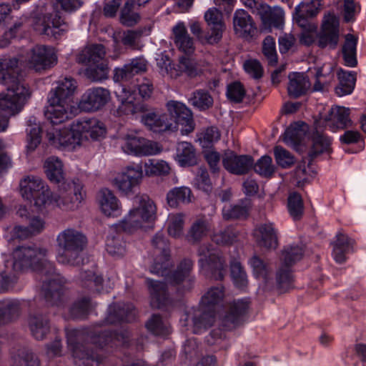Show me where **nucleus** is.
I'll return each mask as SVG.
<instances>
[{"label": "nucleus", "instance_id": "13", "mask_svg": "<svg viewBox=\"0 0 366 366\" xmlns=\"http://www.w3.org/2000/svg\"><path fill=\"white\" fill-rule=\"evenodd\" d=\"M142 177V167L140 164L136 167L128 166L113 179V185L122 195L129 196L139 189Z\"/></svg>", "mask_w": 366, "mask_h": 366}, {"label": "nucleus", "instance_id": "63", "mask_svg": "<svg viewBox=\"0 0 366 366\" xmlns=\"http://www.w3.org/2000/svg\"><path fill=\"white\" fill-rule=\"evenodd\" d=\"M126 244L123 239L119 236L107 237L106 249L112 256L122 257L125 253Z\"/></svg>", "mask_w": 366, "mask_h": 366}, {"label": "nucleus", "instance_id": "8", "mask_svg": "<svg viewBox=\"0 0 366 366\" xmlns=\"http://www.w3.org/2000/svg\"><path fill=\"white\" fill-rule=\"evenodd\" d=\"M199 264L202 269L209 278L214 280H223L227 270L225 258L219 252H211L207 245L199 249Z\"/></svg>", "mask_w": 366, "mask_h": 366}, {"label": "nucleus", "instance_id": "1", "mask_svg": "<svg viewBox=\"0 0 366 366\" xmlns=\"http://www.w3.org/2000/svg\"><path fill=\"white\" fill-rule=\"evenodd\" d=\"M18 63L16 58L0 59V84L7 90L0 94V132L6 129L9 117L22 109L31 95L27 85L19 79Z\"/></svg>", "mask_w": 366, "mask_h": 366}, {"label": "nucleus", "instance_id": "28", "mask_svg": "<svg viewBox=\"0 0 366 366\" xmlns=\"http://www.w3.org/2000/svg\"><path fill=\"white\" fill-rule=\"evenodd\" d=\"M211 222L204 214L196 217L185 236L190 244L199 243L211 230Z\"/></svg>", "mask_w": 366, "mask_h": 366}, {"label": "nucleus", "instance_id": "33", "mask_svg": "<svg viewBox=\"0 0 366 366\" xmlns=\"http://www.w3.org/2000/svg\"><path fill=\"white\" fill-rule=\"evenodd\" d=\"M127 336L124 332H117L116 330H104L98 332H93L90 335L91 342L99 348H104L106 346L117 345V343H123Z\"/></svg>", "mask_w": 366, "mask_h": 366}, {"label": "nucleus", "instance_id": "16", "mask_svg": "<svg viewBox=\"0 0 366 366\" xmlns=\"http://www.w3.org/2000/svg\"><path fill=\"white\" fill-rule=\"evenodd\" d=\"M65 280L55 277L44 281L42 285L46 302L51 306L63 307L66 301Z\"/></svg>", "mask_w": 366, "mask_h": 366}, {"label": "nucleus", "instance_id": "25", "mask_svg": "<svg viewBox=\"0 0 366 366\" xmlns=\"http://www.w3.org/2000/svg\"><path fill=\"white\" fill-rule=\"evenodd\" d=\"M288 79L287 94L291 99L302 97L311 90L310 79L305 73H290Z\"/></svg>", "mask_w": 366, "mask_h": 366}, {"label": "nucleus", "instance_id": "37", "mask_svg": "<svg viewBox=\"0 0 366 366\" xmlns=\"http://www.w3.org/2000/svg\"><path fill=\"white\" fill-rule=\"evenodd\" d=\"M67 341L74 360H82L83 364L89 361L96 362L97 364L102 362V357L95 353L87 345L73 340L71 337H68Z\"/></svg>", "mask_w": 366, "mask_h": 366}, {"label": "nucleus", "instance_id": "50", "mask_svg": "<svg viewBox=\"0 0 366 366\" xmlns=\"http://www.w3.org/2000/svg\"><path fill=\"white\" fill-rule=\"evenodd\" d=\"M276 280L280 292H285L293 288L294 277L291 267L281 264L277 272Z\"/></svg>", "mask_w": 366, "mask_h": 366}, {"label": "nucleus", "instance_id": "55", "mask_svg": "<svg viewBox=\"0 0 366 366\" xmlns=\"http://www.w3.org/2000/svg\"><path fill=\"white\" fill-rule=\"evenodd\" d=\"M189 102L200 110H206L213 105V98L209 92L199 89L194 92Z\"/></svg>", "mask_w": 366, "mask_h": 366}, {"label": "nucleus", "instance_id": "3", "mask_svg": "<svg viewBox=\"0 0 366 366\" xmlns=\"http://www.w3.org/2000/svg\"><path fill=\"white\" fill-rule=\"evenodd\" d=\"M193 262L189 259H182L176 269L171 259L170 251L164 249L162 251V313L170 312L174 308V302L169 297V288L182 283L188 277L193 268Z\"/></svg>", "mask_w": 366, "mask_h": 366}, {"label": "nucleus", "instance_id": "15", "mask_svg": "<svg viewBox=\"0 0 366 366\" xmlns=\"http://www.w3.org/2000/svg\"><path fill=\"white\" fill-rule=\"evenodd\" d=\"M110 99V92L102 87L87 89L81 96L79 108L84 112H97L104 107Z\"/></svg>", "mask_w": 366, "mask_h": 366}, {"label": "nucleus", "instance_id": "9", "mask_svg": "<svg viewBox=\"0 0 366 366\" xmlns=\"http://www.w3.org/2000/svg\"><path fill=\"white\" fill-rule=\"evenodd\" d=\"M223 297V288L214 287L202 297L200 307L202 313L199 317H196L194 320L196 329H207L213 325L215 320L214 306L222 300Z\"/></svg>", "mask_w": 366, "mask_h": 366}, {"label": "nucleus", "instance_id": "27", "mask_svg": "<svg viewBox=\"0 0 366 366\" xmlns=\"http://www.w3.org/2000/svg\"><path fill=\"white\" fill-rule=\"evenodd\" d=\"M46 311L36 312L29 317V327L31 335L37 340H44L50 332V320Z\"/></svg>", "mask_w": 366, "mask_h": 366}, {"label": "nucleus", "instance_id": "47", "mask_svg": "<svg viewBox=\"0 0 366 366\" xmlns=\"http://www.w3.org/2000/svg\"><path fill=\"white\" fill-rule=\"evenodd\" d=\"M192 191L189 187H176L170 190L167 195V204L170 207L177 208L180 204L191 202Z\"/></svg>", "mask_w": 366, "mask_h": 366}, {"label": "nucleus", "instance_id": "4", "mask_svg": "<svg viewBox=\"0 0 366 366\" xmlns=\"http://www.w3.org/2000/svg\"><path fill=\"white\" fill-rule=\"evenodd\" d=\"M57 246L61 252L57 255V261L63 264L79 266L83 262L82 252L87 245V238L81 232L67 228L56 237Z\"/></svg>", "mask_w": 366, "mask_h": 366}, {"label": "nucleus", "instance_id": "2", "mask_svg": "<svg viewBox=\"0 0 366 366\" xmlns=\"http://www.w3.org/2000/svg\"><path fill=\"white\" fill-rule=\"evenodd\" d=\"M135 200L138 206L131 209L121 222L112 226L117 233L132 234L138 229L144 232L154 229L157 219L154 202L144 194L136 195Z\"/></svg>", "mask_w": 366, "mask_h": 366}, {"label": "nucleus", "instance_id": "26", "mask_svg": "<svg viewBox=\"0 0 366 366\" xmlns=\"http://www.w3.org/2000/svg\"><path fill=\"white\" fill-rule=\"evenodd\" d=\"M322 121L315 122V131L312 135V146L308 152L310 162L313 161L317 157L328 150L330 145V139L322 131Z\"/></svg>", "mask_w": 366, "mask_h": 366}, {"label": "nucleus", "instance_id": "12", "mask_svg": "<svg viewBox=\"0 0 366 366\" xmlns=\"http://www.w3.org/2000/svg\"><path fill=\"white\" fill-rule=\"evenodd\" d=\"M22 196L28 200H34V205L39 208L51 204V194L47 185L37 177H28L21 183Z\"/></svg>", "mask_w": 366, "mask_h": 366}, {"label": "nucleus", "instance_id": "54", "mask_svg": "<svg viewBox=\"0 0 366 366\" xmlns=\"http://www.w3.org/2000/svg\"><path fill=\"white\" fill-rule=\"evenodd\" d=\"M249 216V209L246 206L229 205L222 209V217L224 220H242L246 219Z\"/></svg>", "mask_w": 366, "mask_h": 366}, {"label": "nucleus", "instance_id": "19", "mask_svg": "<svg viewBox=\"0 0 366 366\" xmlns=\"http://www.w3.org/2000/svg\"><path fill=\"white\" fill-rule=\"evenodd\" d=\"M339 41V24L333 14L325 16L318 35L317 46L322 49H335Z\"/></svg>", "mask_w": 366, "mask_h": 366}, {"label": "nucleus", "instance_id": "56", "mask_svg": "<svg viewBox=\"0 0 366 366\" xmlns=\"http://www.w3.org/2000/svg\"><path fill=\"white\" fill-rule=\"evenodd\" d=\"M134 5L135 0H127L125 2L120 15L121 22L124 25L132 26L139 21V14L133 11Z\"/></svg>", "mask_w": 366, "mask_h": 366}, {"label": "nucleus", "instance_id": "10", "mask_svg": "<svg viewBox=\"0 0 366 366\" xmlns=\"http://www.w3.org/2000/svg\"><path fill=\"white\" fill-rule=\"evenodd\" d=\"M58 61L55 49L51 46L36 44L29 53L28 66L36 72H42L54 67Z\"/></svg>", "mask_w": 366, "mask_h": 366}, {"label": "nucleus", "instance_id": "42", "mask_svg": "<svg viewBox=\"0 0 366 366\" xmlns=\"http://www.w3.org/2000/svg\"><path fill=\"white\" fill-rule=\"evenodd\" d=\"M176 155L177 159L182 167H191L197 164L196 149L189 142H179Z\"/></svg>", "mask_w": 366, "mask_h": 366}, {"label": "nucleus", "instance_id": "57", "mask_svg": "<svg viewBox=\"0 0 366 366\" xmlns=\"http://www.w3.org/2000/svg\"><path fill=\"white\" fill-rule=\"evenodd\" d=\"M262 52L270 66H276L278 62V56L276 51L275 40L272 36H267L262 46Z\"/></svg>", "mask_w": 366, "mask_h": 366}, {"label": "nucleus", "instance_id": "58", "mask_svg": "<svg viewBox=\"0 0 366 366\" xmlns=\"http://www.w3.org/2000/svg\"><path fill=\"white\" fill-rule=\"evenodd\" d=\"M287 207L290 215L295 220L302 218L304 213V204L300 194L293 192L289 195Z\"/></svg>", "mask_w": 366, "mask_h": 366}, {"label": "nucleus", "instance_id": "46", "mask_svg": "<svg viewBox=\"0 0 366 366\" xmlns=\"http://www.w3.org/2000/svg\"><path fill=\"white\" fill-rule=\"evenodd\" d=\"M337 77L339 85L335 88L336 94L340 97L351 94L355 86L356 74L340 69L337 72Z\"/></svg>", "mask_w": 366, "mask_h": 366}, {"label": "nucleus", "instance_id": "41", "mask_svg": "<svg viewBox=\"0 0 366 366\" xmlns=\"http://www.w3.org/2000/svg\"><path fill=\"white\" fill-rule=\"evenodd\" d=\"M75 131L74 122L71 126V128H63L59 130L56 136L54 134H48L49 139L52 140L54 144H58L61 147H74L76 144H80L81 141Z\"/></svg>", "mask_w": 366, "mask_h": 366}, {"label": "nucleus", "instance_id": "35", "mask_svg": "<svg viewBox=\"0 0 366 366\" xmlns=\"http://www.w3.org/2000/svg\"><path fill=\"white\" fill-rule=\"evenodd\" d=\"M174 41L178 49L187 55L195 51L193 38L189 36L183 22L178 23L173 28Z\"/></svg>", "mask_w": 366, "mask_h": 366}, {"label": "nucleus", "instance_id": "39", "mask_svg": "<svg viewBox=\"0 0 366 366\" xmlns=\"http://www.w3.org/2000/svg\"><path fill=\"white\" fill-rule=\"evenodd\" d=\"M355 241L347 235L339 232L336 236V241L333 243V257L335 260L342 264L347 259L346 254L353 252Z\"/></svg>", "mask_w": 366, "mask_h": 366}, {"label": "nucleus", "instance_id": "18", "mask_svg": "<svg viewBox=\"0 0 366 366\" xmlns=\"http://www.w3.org/2000/svg\"><path fill=\"white\" fill-rule=\"evenodd\" d=\"M147 69L148 61L143 56L136 57L124 64L123 66L115 68L113 80L114 82H127L135 76L144 74Z\"/></svg>", "mask_w": 366, "mask_h": 366}, {"label": "nucleus", "instance_id": "17", "mask_svg": "<svg viewBox=\"0 0 366 366\" xmlns=\"http://www.w3.org/2000/svg\"><path fill=\"white\" fill-rule=\"evenodd\" d=\"M74 128L81 141L98 140L106 134V128L102 122L96 118H82L76 120Z\"/></svg>", "mask_w": 366, "mask_h": 366}, {"label": "nucleus", "instance_id": "31", "mask_svg": "<svg viewBox=\"0 0 366 366\" xmlns=\"http://www.w3.org/2000/svg\"><path fill=\"white\" fill-rule=\"evenodd\" d=\"M99 202L102 212L107 217H117L121 213V204L114 192L108 188L99 192Z\"/></svg>", "mask_w": 366, "mask_h": 366}, {"label": "nucleus", "instance_id": "14", "mask_svg": "<svg viewBox=\"0 0 366 366\" xmlns=\"http://www.w3.org/2000/svg\"><path fill=\"white\" fill-rule=\"evenodd\" d=\"M138 311L132 303L114 302L109 305L104 322L108 325L132 323L137 320Z\"/></svg>", "mask_w": 366, "mask_h": 366}, {"label": "nucleus", "instance_id": "48", "mask_svg": "<svg viewBox=\"0 0 366 366\" xmlns=\"http://www.w3.org/2000/svg\"><path fill=\"white\" fill-rule=\"evenodd\" d=\"M230 275L234 285L239 289L247 287L248 280L246 271L241 262L236 258H232L229 262Z\"/></svg>", "mask_w": 366, "mask_h": 366}, {"label": "nucleus", "instance_id": "7", "mask_svg": "<svg viewBox=\"0 0 366 366\" xmlns=\"http://www.w3.org/2000/svg\"><path fill=\"white\" fill-rule=\"evenodd\" d=\"M31 26L37 34L55 40L64 36L69 29L68 24L62 18L59 11L34 17Z\"/></svg>", "mask_w": 366, "mask_h": 366}, {"label": "nucleus", "instance_id": "40", "mask_svg": "<svg viewBox=\"0 0 366 366\" xmlns=\"http://www.w3.org/2000/svg\"><path fill=\"white\" fill-rule=\"evenodd\" d=\"M320 0H312L310 3H302L295 8V20L302 28L307 26V19L315 16L320 11Z\"/></svg>", "mask_w": 366, "mask_h": 366}, {"label": "nucleus", "instance_id": "49", "mask_svg": "<svg viewBox=\"0 0 366 366\" xmlns=\"http://www.w3.org/2000/svg\"><path fill=\"white\" fill-rule=\"evenodd\" d=\"M185 224V214L183 213L170 214L166 222L168 234L174 238H179L183 234Z\"/></svg>", "mask_w": 366, "mask_h": 366}, {"label": "nucleus", "instance_id": "52", "mask_svg": "<svg viewBox=\"0 0 366 366\" xmlns=\"http://www.w3.org/2000/svg\"><path fill=\"white\" fill-rule=\"evenodd\" d=\"M90 307V297H83L72 304L69 308V315L72 319H85L89 313Z\"/></svg>", "mask_w": 366, "mask_h": 366}, {"label": "nucleus", "instance_id": "32", "mask_svg": "<svg viewBox=\"0 0 366 366\" xmlns=\"http://www.w3.org/2000/svg\"><path fill=\"white\" fill-rule=\"evenodd\" d=\"M48 103L44 116L52 125L60 124L71 118V113L69 112L71 108V104L61 102Z\"/></svg>", "mask_w": 366, "mask_h": 366}, {"label": "nucleus", "instance_id": "44", "mask_svg": "<svg viewBox=\"0 0 366 366\" xmlns=\"http://www.w3.org/2000/svg\"><path fill=\"white\" fill-rule=\"evenodd\" d=\"M147 104L143 102L137 101L130 95L121 100V104L117 109L118 116L134 115L137 113H144L148 111Z\"/></svg>", "mask_w": 366, "mask_h": 366}, {"label": "nucleus", "instance_id": "45", "mask_svg": "<svg viewBox=\"0 0 366 366\" xmlns=\"http://www.w3.org/2000/svg\"><path fill=\"white\" fill-rule=\"evenodd\" d=\"M261 18L265 26L282 29L284 25L285 13L280 7H270L267 6L263 8Z\"/></svg>", "mask_w": 366, "mask_h": 366}, {"label": "nucleus", "instance_id": "61", "mask_svg": "<svg viewBox=\"0 0 366 366\" xmlns=\"http://www.w3.org/2000/svg\"><path fill=\"white\" fill-rule=\"evenodd\" d=\"M274 156L277 164L283 169L292 167L295 163V157L281 146L274 148Z\"/></svg>", "mask_w": 366, "mask_h": 366}, {"label": "nucleus", "instance_id": "53", "mask_svg": "<svg viewBox=\"0 0 366 366\" xmlns=\"http://www.w3.org/2000/svg\"><path fill=\"white\" fill-rule=\"evenodd\" d=\"M28 127L26 131L27 133L26 149L28 152H34L41 142V128L37 124H31V119L29 120Z\"/></svg>", "mask_w": 366, "mask_h": 366}, {"label": "nucleus", "instance_id": "59", "mask_svg": "<svg viewBox=\"0 0 366 366\" xmlns=\"http://www.w3.org/2000/svg\"><path fill=\"white\" fill-rule=\"evenodd\" d=\"M256 173L265 178H270L275 172V166L272 164V159L268 155L262 157L253 164Z\"/></svg>", "mask_w": 366, "mask_h": 366}, {"label": "nucleus", "instance_id": "34", "mask_svg": "<svg viewBox=\"0 0 366 366\" xmlns=\"http://www.w3.org/2000/svg\"><path fill=\"white\" fill-rule=\"evenodd\" d=\"M73 197L69 198L66 195H62L56 199L59 207H63L65 209H74L85 199L86 191L84 189V185L79 179L75 178L72 180Z\"/></svg>", "mask_w": 366, "mask_h": 366}, {"label": "nucleus", "instance_id": "51", "mask_svg": "<svg viewBox=\"0 0 366 366\" xmlns=\"http://www.w3.org/2000/svg\"><path fill=\"white\" fill-rule=\"evenodd\" d=\"M107 59L98 62L97 64L87 65L85 74L92 81H98L107 79L109 76V67Z\"/></svg>", "mask_w": 366, "mask_h": 366}, {"label": "nucleus", "instance_id": "5", "mask_svg": "<svg viewBox=\"0 0 366 366\" xmlns=\"http://www.w3.org/2000/svg\"><path fill=\"white\" fill-rule=\"evenodd\" d=\"M47 249L38 247L34 244L18 246L13 251V269L16 272L32 269L43 272L46 267L54 269L51 263L47 262Z\"/></svg>", "mask_w": 366, "mask_h": 366}, {"label": "nucleus", "instance_id": "23", "mask_svg": "<svg viewBox=\"0 0 366 366\" xmlns=\"http://www.w3.org/2000/svg\"><path fill=\"white\" fill-rule=\"evenodd\" d=\"M252 236L260 247L275 249L278 247L277 232L272 223L257 225L252 232Z\"/></svg>", "mask_w": 366, "mask_h": 366}, {"label": "nucleus", "instance_id": "43", "mask_svg": "<svg viewBox=\"0 0 366 366\" xmlns=\"http://www.w3.org/2000/svg\"><path fill=\"white\" fill-rule=\"evenodd\" d=\"M21 307L16 300H3L0 301V325L11 322L20 315Z\"/></svg>", "mask_w": 366, "mask_h": 366}, {"label": "nucleus", "instance_id": "36", "mask_svg": "<svg viewBox=\"0 0 366 366\" xmlns=\"http://www.w3.org/2000/svg\"><path fill=\"white\" fill-rule=\"evenodd\" d=\"M44 170L51 183L59 184L64 183L65 172L62 161L54 156L48 157L44 162Z\"/></svg>", "mask_w": 366, "mask_h": 366}, {"label": "nucleus", "instance_id": "6", "mask_svg": "<svg viewBox=\"0 0 366 366\" xmlns=\"http://www.w3.org/2000/svg\"><path fill=\"white\" fill-rule=\"evenodd\" d=\"M168 114L162 115V132H177L181 124L182 134L192 133L195 128L192 111L184 104L170 101L167 104Z\"/></svg>", "mask_w": 366, "mask_h": 366}, {"label": "nucleus", "instance_id": "21", "mask_svg": "<svg viewBox=\"0 0 366 366\" xmlns=\"http://www.w3.org/2000/svg\"><path fill=\"white\" fill-rule=\"evenodd\" d=\"M248 309L249 302L244 300H234L228 303L226 314L222 319L223 328L225 330H231L239 326Z\"/></svg>", "mask_w": 366, "mask_h": 366}, {"label": "nucleus", "instance_id": "64", "mask_svg": "<svg viewBox=\"0 0 366 366\" xmlns=\"http://www.w3.org/2000/svg\"><path fill=\"white\" fill-rule=\"evenodd\" d=\"M14 361L15 366H40L37 357L26 349L19 350L17 357H14Z\"/></svg>", "mask_w": 366, "mask_h": 366}, {"label": "nucleus", "instance_id": "11", "mask_svg": "<svg viewBox=\"0 0 366 366\" xmlns=\"http://www.w3.org/2000/svg\"><path fill=\"white\" fill-rule=\"evenodd\" d=\"M124 143L122 150L136 157H147L158 154L160 147L157 142L142 137L139 133L134 132L124 137Z\"/></svg>", "mask_w": 366, "mask_h": 366}, {"label": "nucleus", "instance_id": "24", "mask_svg": "<svg viewBox=\"0 0 366 366\" xmlns=\"http://www.w3.org/2000/svg\"><path fill=\"white\" fill-rule=\"evenodd\" d=\"M222 164L229 172L243 175L252 168L254 159L249 155H237L232 152L223 157Z\"/></svg>", "mask_w": 366, "mask_h": 366}, {"label": "nucleus", "instance_id": "29", "mask_svg": "<svg viewBox=\"0 0 366 366\" xmlns=\"http://www.w3.org/2000/svg\"><path fill=\"white\" fill-rule=\"evenodd\" d=\"M204 20L211 27L212 36L209 38V41L218 44L222 38V33L225 29L222 12L214 7L209 9L204 14Z\"/></svg>", "mask_w": 366, "mask_h": 366}, {"label": "nucleus", "instance_id": "60", "mask_svg": "<svg viewBox=\"0 0 366 366\" xmlns=\"http://www.w3.org/2000/svg\"><path fill=\"white\" fill-rule=\"evenodd\" d=\"M303 257V249L299 246H291L285 247L281 257V264L290 267Z\"/></svg>", "mask_w": 366, "mask_h": 366}, {"label": "nucleus", "instance_id": "22", "mask_svg": "<svg viewBox=\"0 0 366 366\" xmlns=\"http://www.w3.org/2000/svg\"><path fill=\"white\" fill-rule=\"evenodd\" d=\"M350 109L343 107H332L329 114L322 121L321 126L328 127L332 132L351 127L352 120L350 118Z\"/></svg>", "mask_w": 366, "mask_h": 366}, {"label": "nucleus", "instance_id": "38", "mask_svg": "<svg viewBox=\"0 0 366 366\" xmlns=\"http://www.w3.org/2000/svg\"><path fill=\"white\" fill-rule=\"evenodd\" d=\"M107 59L105 46L101 44L88 45L79 53L77 56L79 63L90 65L97 64Z\"/></svg>", "mask_w": 366, "mask_h": 366}, {"label": "nucleus", "instance_id": "20", "mask_svg": "<svg viewBox=\"0 0 366 366\" xmlns=\"http://www.w3.org/2000/svg\"><path fill=\"white\" fill-rule=\"evenodd\" d=\"M76 89V79L71 76H65L58 81L57 86L50 91L48 102H61L71 104Z\"/></svg>", "mask_w": 366, "mask_h": 366}, {"label": "nucleus", "instance_id": "62", "mask_svg": "<svg viewBox=\"0 0 366 366\" xmlns=\"http://www.w3.org/2000/svg\"><path fill=\"white\" fill-rule=\"evenodd\" d=\"M237 232L232 227H227L213 234L212 241L219 245H229L236 242Z\"/></svg>", "mask_w": 366, "mask_h": 366}, {"label": "nucleus", "instance_id": "30", "mask_svg": "<svg viewBox=\"0 0 366 366\" xmlns=\"http://www.w3.org/2000/svg\"><path fill=\"white\" fill-rule=\"evenodd\" d=\"M234 29L244 38L252 37L257 31V27L252 16L243 9L237 10L233 17Z\"/></svg>", "mask_w": 366, "mask_h": 366}]
</instances>
